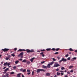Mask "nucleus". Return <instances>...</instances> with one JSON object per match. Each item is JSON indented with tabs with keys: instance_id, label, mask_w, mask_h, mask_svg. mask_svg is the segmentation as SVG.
<instances>
[{
	"instance_id": "f257e3e1",
	"label": "nucleus",
	"mask_w": 77,
	"mask_h": 77,
	"mask_svg": "<svg viewBox=\"0 0 77 77\" xmlns=\"http://www.w3.org/2000/svg\"><path fill=\"white\" fill-rule=\"evenodd\" d=\"M26 51L27 53H32L35 51L34 50H32L31 51H30L29 49H26V50L25 49H19L17 51Z\"/></svg>"
},
{
	"instance_id": "f03ea898",
	"label": "nucleus",
	"mask_w": 77,
	"mask_h": 77,
	"mask_svg": "<svg viewBox=\"0 0 77 77\" xmlns=\"http://www.w3.org/2000/svg\"><path fill=\"white\" fill-rule=\"evenodd\" d=\"M23 54H24V53L21 52L18 55V57H20L21 58H23Z\"/></svg>"
},
{
	"instance_id": "7ed1b4c3",
	"label": "nucleus",
	"mask_w": 77,
	"mask_h": 77,
	"mask_svg": "<svg viewBox=\"0 0 77 77\" xmlns=\"http://www.w3.org/2000/svg\"><path fill=\"white\" fill-rule=\"evenodd\" d=\"M40 71H45V70L38 69L37 70V72H39Z\"/></svg>"
},
{
	"instance_id": "20e7f679",
	"label": "nucleus",
	"mask_w": 77,
	"mask_h": 77,
	"mask_svg": "<svg viewBox=\"0 0 77 77\" xmlns=\"http://www.w3.org/2000/svg\"><path fill=\"white\" fill-rule=\"evenodd\" d=\"M60 66V65L59 64H58L57 63H56L54 66V67H57V66Z\"/></svg>"
},
{
	"instance_id": "39448f33",
	"label": "nucleus",
	"mask_w": 77,
	"mask_h": 77,
	"mask_svg": "<svg viewBox=\"0 0 77 77\" xmlns=\"http://www.w3.org/2000/svg\"><path fill=\"white\" fill-rule=\"evenodd\" d=\"M9 50V49H8L4 48V49H2V51H4V52H5L6 51H8Z\"/></svg>"
},
{
	"instance_id": "423d86ee",
	"label": "nucleus",
	"mask_w": 77,
	"mask_h": 77,
	"mask_svg": "<svg viewBox=\"0 0 77 77\" xmlns=\"http://www.w3.org/2000/svg\"><path fill=\"white\" fill-rule=\"evenodd\" d=\"M59 50V48H57V49H55V48H52L51 50H53V51H58Z\"/></svg>"
},
{
	"instance_id": "0eeeda50",
	"label": "nucleus",
	"mask_w": 77,
	"mask_h": 77,
	"mask_svg": "<svg viewBox=\"0 0 77 77\" xmlns=\"http://www.w3.org/2000/svg\"><path fill=\"white\" fill-rule=\"evenodd\" d=\"M62 59V61L63 62H66V59H65L63 58Z\"/></svg>"
},
{
	"instance_id": "6e6552de",
	"label": "nucleus",
	"mask_w": 77,
	"mask_h": 77,
	"mask_svg": "<svg viewBox=\"0 0 77 77\" xmlns=\"http://www.w3.org/2000/svg\"><path fill=\"white\" fill-rule=\"evenodd\" d=\"M35 59V57L32 58H31V59H30V61H31L32 62H33V60H34V59Z\"/></svg>"
},
{
	"instance_id": "1a4fd4ad",
	"label": "nucleus",
	"mask_w": 77,
	"mask_h": 77,
	"mask_svg": "<svg viewBox=\"0 0 77 77\" xmlns=\"http://www.w3.org/2000/svg\"><path fill=\"white\" fill-rule=\"evenodd\" d=\"M42 67L43 68H45L46 69H47V67L43 65V66H42Z\"/></svg>"
},
{
	"instance_id": "9d476101",
	"label": "nucleus",
	"mask_w": 77,
	"mask_h": 77,
	"mask_svg": "<svg viewBox=\"0 0 77 77\" xmlns=\"http://www.w3.org/2000/svg\"><path fill=\"white\" fill-rule=\"evenodd\" d=\"M50 73H48L46 74V76H50Z\"/></svg>"
},
{
	"instance_id": "9b49d317",
	"label": "nucleus",
	"mask_w": 77,
	"mask_h": 77,
	"mask_svg": "<svg viewBox=\"0 0 77 77\" xmlns=\"http://www.w3.org/2000/svg\"><path fill=\"white\" fill-rule=\"evenodd\" d=\"M21 73H19V74H17V77H21Z\"/></svg>"
},
{
	"instance_id": "f8f14e48",
	"label": "nucleus",
	"mask_w": 77,
	"mask_h": 77,
	"mask_svg": "<svg viewBox=\"0 0 77 77\" xmlns=\"http://www.w3.org/2000/svg\"><path fill=\"white\" fill-rule=\"evenodd\" d=\"M50 67H51L50 64H48L47 66V68H50Z\"/></svg>"
},
{
	"instance_id": "ddd939ff",
	"label": "nucleus",
	"mask_w": 77,
	"mask_h": 77,
	"mask_svg": "<svg viewBox=\"0 0 77 77\" xmlns=\"http://www.w3.org/2000/svg\"><path fill=\"white\" fill-rule=\"evenodd\" d=\"M8 63L6 62L4 64V66H6V65H7V64Z\"/></svg>"
},
{
	"instance_id": "4468645a",
	"label": "nucleus",
	"mask_w": 77,
	"mask_h": 77,
	"mask_svg": "<svg viewBox=\"0 0 77 77\" xmlns=\"http://www.w3.org/2000/svg\"><path fill=\"white\" fill-rule=\"evenodd\" d=\"M8 70H9V68H7L4 71H7Z\"/></svg>"
},
{
	"instance_id": "2eb2a0df",
	"label": "nucleus",
	"mask_w": 77,
	"mask_h": 77,
	"mask_svg": "<svg viewBox=\"0 0 77 77\" xmlns=\"http://www.w3.org/2000/svg\"><path fill=\"white\" fill-rule=\"evenodd\" d=\"M27 62V60H24L22 61V62Z\"/></svg>"
},
{
	"instance_id": "dca6fc26",
	"label": "nucleus",
	"mask_w": 77,
	"mask_h": 77,
	"mask_svg": "<svg viewBox=\"0 0 77 77\" xmlns=\"http://www.w3.org/2000/svg\"><path fill=\"white\" fill-rule=\"evenodd\" d=\"M18 62H19V61H16L15 62V63L16 64H17V63H18Z\"/></svg>"
},
{
	"instance_id": "f3484780",
	"label": "nucleus",
	"mask_w": 77,
	"mask_h": 77,
	"mask_svg": "<svg viewBox=\"0 0 77 77\" xmlns=\"http://www.w3.org/2000/svg\"><path fill=\"white\" fill-rule=\"evenodd\" d=\"M51 50V48H47L46 49L47 51H50Z\"/></svg>"
},
{
	"instance_id": "a211bd4d",
	"label": "nucleus",
	"mask_w": 77,
	"mask_h": 77,
	"mask_svg": "<svg viewBox=\"0 0 77 77\" xmlns=\"http://www.w3.org/2000/svg\"><path fill=\"white\" fill-rule=\"evenodd\" d=\"M53 63H54V62L53 61L52 62H51V63H49L51 65H53Z\"/></svg>"
},
{
	"instance_id": "6ab92c4d",
	"label": "nucleus",
	"mask_w": 77,
	"mask_h": 77,
	"mask_svg": "<svg viewBox=\"0 0 77 77\" xmlns=\"http://www.w3.org/2000/svg\"><path fill=\"white\" fill-rule=\"evenodd\" d=\"M72 67H73V66H70L69 67V69H71V68H72Z\"/></svg>"
},
{
	"instance_id": "aec40b11",
	"label": "nucleus",
	"mask_w": 77,
	"mask_h": 77,
	"mask_svg": "<svg viewBox=\"0 0 77 77\" xmlns=\"http://www.w3.org/2000/svg\"><path fill=\"white\" fill-rule=\"evenodd\" d=\"M13 69H16V68H17V66H14L13 67Z\"/></svg>"
},
{
	"instance_id": "412c9836",
	"label": "nucleus",
	"mask_w": 77,
	"mask_h": 77,
	"mask_svg": "<svg viewBox=\"0 0 77 77\" xmlns=\"http://www.w3.org/2000/svg\"><path fill=\"white\" fill-rule=\"evenodd\" d=\"M69 50L70 51H74L72 49V48H70Z\"/></svg>"
},
{
	"instance_id": "4be33fe9",
	"label": "nucleus",
	"mask_w": 77,
	"mask_h": 77,
	"mask_svg": "<svg viewBox=\"0 0 77 77\" xmlns=\"http://www.w3.org/2000/svg\"><path fill=\"white\" fill-rule=\"evenodd\" d=\"M11 56H13V57H15V55H14V54H11Z\"/></svg>"
},
{
	"instance_id": "5701e85b",
	"label": "nucleus",
	"mask_w": 77,
	"mask_h": 77,
	"mask_svg": "<svg viewBox=\"0 0 77 77\" xmlns=\"http://www.w3.org/2000/svg\"><path fill=\"white\" fill-rule=\"evenodd\" d=\"M57 75H60V73H59V72H57Z\"/></svg>"
},
{
	"instance_id": "b1692460",
	"label": "nucleus",
	"mask_w": 77,
	"mask_h": 77,
	"mask_svg": "<svg viewBox=\"0 0 77 77\" xmlns=\"http://www.w3.org/2000/svg\"><path fill=\"white\" fill-rule=\"evenodd\" d=\"M61 69L62 70H63V69H65V68H64L63 67H61Z\"/></svg>"
},
{
	"instance_id": "393cba45",
	"label": "nucleus",
	"mask_w": 77,
	"mask_h": 77,
	"mask_svg": "<svg viewBox=\"0 0 77 77\" xmlns=\"http://www.w3.org/2000/svg\"><path fill=\"white\" fill-rule=\"evenodd\" d=\"M41 51H45V49H43V50H40Z\"/></svg>"
},
{
	"instance_id": "a878e982",
	"label": "nucleus",
	"mask_w": 77,
	"mask_h": 77,
	"mask_svg": "<svg viewBox=\"0 0 77 77\" xmlns=\"http://www.w3.org/2000/svg\"><path fill=\"white\" fill-rule=\"evenodd\" d=\"M32 75H34V71H32Z\"/></svg>"
},
{
	"instance_id": "bb28decb",
	"label": "nucleus",
	"mask_w": 77,
	"mask_h": 77,
	"mask_svg": "<svg viewBox=\"0 0 77 77\" xmlns=\"http://www.w3.org/2000/svg\"><path fill=\"white\" fill-rule=\"evenodd\" d=\"M15 74V72H12L11 73V74Z\"/></svg>"
},
{
	"instance_id": "cd10ccee",
	"label": "nucleus",
	"mask_w": 77,
	"mask_h": 77,
	"mask_svg": "<svg viewBox=\"0 0 77 77\" xmlns=\"http://www.w3.org/2000/svg\"><path fill=\"white\" fill-rule=\"evenodd\" d=\"M70 59H71V57H68V58H67V60H70Z\"/></svg>"
},
{
	"instance_id": "c85d7f7f",
	"label": "nucleus",
	"mask_w": 77,
	"mask_h": 77,
	"mask_svg": "<svg viewBox=\"0 0 77 77\" xmlns=\"http://www.w3.org/2000/svg\"><path fill=\"white\" fill-rule=\"evenodd\" d=\"M52 59L54 61H56V59H55L54 58H53Z\"/></svg>"
},
{
	"instance_id": "c756f323",
	"label": "nucleus",
	"mask_w": 77,
	"mask_h": 77,
	"mask_svg": "<svg viewBox=\"0 0 77 77\" xmlns=\"http://www.w3.org/2000/svg\"><path fill=\"white\" fill-rule=\"evenodd\" d=\"M73 71H74V70H71L70 71V72H73Z\"/></svg>"
},
{
	"instance_id": "7c9ffc66",
	"label": "nucleus",
	"mask_w": 77,
	"mask_h": 77,
	"mask_svg": "<svg viewBox=\"0 0 77 77\" xmlns=\"http://www.w3.org/2000/svg\"><path fill=\"white\" fill-rule=\"evenodd\" d=\"M6 75H7V76H8L9 75V74L7 73H6Z\"/></svg>"
},
{
	"instance_id": "2f4dec72",
	"label": "nucleus",
	"mask_w": 77,
	"mask_h": 77,
	"mask_svg": "<svg viewBox=\"0 0 77 77\" xmlns=\"http://www.w3.org/2000/svg\"><path fill=\"white\" fill-rule=\"evenodd\" d=\"M45 63V61H43L42 62H41V63H42V64L44 63Z\"/></svg>"
},
{
	"instance_id": "473e14b6",
	"label": "nucleus",
	"mask_w": 77,
	"mask_h": 77,
	"mask_svg": "<svg viewBox=\"0 0 77 77\" xmlns=\"http://www.w3.org/2000/svg\"><path fill=\"white\" fill-rule=\"evenodd\" d=\"M59 54V52H57L55 53V54Z\"/></svg>"
},
{
	"instance_id": "72a5a7b5",
	"label": "nucleus",
	"mask_w": 77,
	"mask_h": 77,
	"mask_svg": "<svg viewBox=\"0 0 77 77\" xmlns=\"http://www.w3.org/2000/svg\"><path fill=\"white\" fill-rule=\"evenodd\" d=\"M56 71H59V69L58 68L56 69Z\"/></svg>"
},
{
	"instance_id": "f704fd0d",
	"label": "nucleus",
	"mask_w": 77,
	"mask_h": 77,
	"mask_svg": "<svg viewBox=\"0 0 77 77\" xmlns=\"http://www.w3.org/2000/svg\"><path fill=\"white\" fill-rule=\"evenodd\" d=\"M20 71H21L23 72V68H22V69H20Z\"/></svg>"
},
{
	"instance_id": "c9c22d12",
	"label": "nucleus",
	"mask_w": 77,
	"mask_h": 77,
	"mask_svg": "<svg viewBox=\"0 0 77 77\" xmlns=\"http://www.w3.org/2000/svg\"><path fill=\"white\" fill-rule=\"evenodd\" d=\"M27 72H30V70L29 69H27Z\"/></svg>"
},
{
	"instance_id": "e433bc0d",
	"label": "nucleus",
	"mask_w": 77,
	"mask_h": 77,
	"mask_svg": "<svg viewBox=\"0 0 77 77\" xmlns=\"http://www.w3.org/2000/svg\"><path fill=\"white\" fill-rule=\"evenodd\" d=\"M68 57V54H67L66 56H65V57Z\"/></svg>"
},
{
	"instance_id": "4c0bfd02",
	"label": "nucleus",
	"mask_w": 77,
	"mask_h": 77,
	"mask_svg": "<svg viewBox=\"0 0 77 77\" xmlns=\"http://www.w3.org/2000/svg\"><path fill=\"white\" fill-rule=\"evenodd\" d=\"M26 71V69H24V70H23V72H25Z\"/></svg>"
},
{
	"instance_id": "58836bf2",
	"label": "nucleus",
	"mask_w": 77,
	"mask_h": 77,
	"mask_svg": "<svg viewBox=\"0 0 77 77\" xmlns=\"http://www.w3.org/2000/svg\"><path fill=\"white\" fill-rule=\"evenodd\" d=\"M30 62L29 61H28L27 62V63H28V64H29L30 63Z\"/></svg>"
},
{
	"instance_id": "ea45409f",
	"label": "nucleus",
	"mask_w": 77,
	"mask_h": 77,
	"mask_svg": "<svg viewBox=\"0 0 77 77\" xmlns=\"http://www.w3.org/2000/svg\"><path fill=\"white\" fill-rule=\"evenodd\" d=\"M2 77H6V75H2Z\"/></svg>"
},
{
	"instance_id": "a19ab883",
	"label": "nucleus",
	"mask_w": 77,
	"mask_h": 77,
	"mask_svg": "<svg viewBox=\"0 0 77 77\" xmlns=\"http://www.w3.org/2000/svg\"><path fill=\"white\" fill-rule=\"evenodd\" d=\"M6 60H8L9 59V58L8 57H6L5 58Z\"/></svg>"
},
{
	"instance_id": "79ce46f5",
	"label": "nucleus",
	"mask_w": 77,
	"mask_h": 77,
	"mask_svg": "<svg viewBox=\"0 0 77 77\" xmlns=\"http://www.w3.org/2000/svg\"><path fill=\"white\" fill-rule=\"evenodd\" d=\"M57 58L58 59V60H59L60 59V57H57Z\"/></svg>"
},
{
	"instance_id": "37998d69",
	"label": "nucleus",
	"mask_w": 77,
	"mask_h": 77,
	"mask_svg": "<svg viewBox=\"0 0 77 77\" xmlns=\"http://www.w3.org/2000/svg\"><path fill=\"white\" fill-rule=\"evenodd\" d=\"M7 65H8V66H9V65H10V63H7Z\"/></svg>"
},
{
	"instance_id": "c03bdc74",
	"label": "nucleus",
	"mask_w": 77,
	"mask_h": 77,
	"mask_svg": "<svg viewBox=\"0 0 77 77\" xmlns=\"http://www.w3.org/2000/svg\"><path fill=\"white\" fill-rule=\"evenodd\" d=\"M43 54H44V53L42 52L40 54H41V55H42H42Z\"/></svg>"
},
{
	"instance_id": "a18cd8bd",
	"label": "nucleus",
	"mask_w": 77,
	"mask_h": 77,
	"mask_svg": "<svg viewBox=\"0 0 77 77\" xmlns=\"http://www.w3.org/2000/svg\"><path fill=\"white\" fill-rule=\"evenodd\" d=\"M73 59H74L75 60V59H76V58L75 57L73 58Z\"/></svg>"
},
{
	"instance_id": "49530a36",
	"label": "nucleus",
	"mask_w": 77,
	"mask_h": 77,
	"mask_svg": "<svg viewBox=\"0 0 77 77\" xmlns=\"http://www.w3.org/2000/svg\"><path fill=\"white\" fill-rule=\"evenodd\" d=\"M60 72H63V71H60Z\"/></svg>"
},
{
	"instance_id": "de8ad7c7",
	"label": "nucleus",
	"mask_w": 77,
	"mask_h": 77,
	"mask_svg": "<svg viewBox=\"0 0 77 77\" xmlns=\"http://www.w3.org/2000/svg\"><path fill=\"white\" fill-rule=\"evenodd\" d=\"M75 53H77V50H75Z\"/></svg>"
},
{
	"instance_id": "09e8293b",
	"label": "nucleus",
	"mask_w": 77,
	"mask_h": 77,
	"mask_svg": "<svg viewBox=\"0 0 77 77\" xmlns=\"http://www.w3.org/2000/svg\"><path fill=\"white\" fill-rule=\"evenodd\" d=\"M67 73H68L69 74H70V72H68Z\"/></svg>"
},
{
	"instance_id": "8fccbe9b",
	"label": "nucleus",
	"mask_w": 77,
	"mask_h": 77,
	"mask_svg": "<svg viewBox=\"0 0 77 77\" xmlns=\"http://www.w3.org/2000/svg\"><path fill=\"white\" fill-rule=\"evenodd\" d=\"M62 60H60V61H59V62L60 63H61V62H62Z\"/></svg>"
},
{
	"instance_id": "3c124183",
	"label": "nucleus",
	"mask_w": 77,
	"mask_h": 77,
	"mask_svg": "<svg viewBox=\"0 0 77 77\" xmlns=\"http://www.w3.org/2000/svg\"><path fill=\"white\" fill-rule=\"evenodd\" d=\"M8 57H9V58H10V57H11V55H8Z\"/></svg>"
},
{
	"instance_id": "603ef678",
	"label": "nucleus",
	"mask_w": 77,
	"mask_h": 77,
	"mask_svg": "<svg viewBox=\"0 0 77 77\" xmlns=\"http://www.w3.org/2000/svg\"><path fill=\"white\" fill-rule=\"evenodd\" d=\"M61 74L62 75H63V73H61Z\"/></svg>"
},
{
	"instance_id": "864d4df0",
	"label": "nucleus",
	"mask_w": 77,
	"mask_h": 77,
	"mask_svg": "<svg viewBox=\"0 0 77 77\" xmlns=\"http://www.w3.org/2000/svg\"><path fill=\"white\" fill-rule=\"evenodd\" d=\"M30 74V72H29L28 73H27V74H28V75H29V74Z\"/></svg>"
},
{
	"instance_id": "5fc2aeb1",
	"label": "nucleus",
	"mask_w": 77,
	"mask_h": 77,
	"mask_svg": "<svg viewBox=\"0 0 77 77\" xmlns=\"http://www.w3.org/2000/svg\"><path fill=\"white\" fill-rule=\"evenodd\" d=\"M42 56H43V57H44V56H45V55H44V54L42 55Z\"/></svg>"
},
{
	"instance_id": "6e6d98bb",
	"label": "nucleus",
	"mask_w": 77,
	"mask_h": 77,
	"mask_svg": "<svg viewBox=\"0 0 77 77\" xmlns=\"http://www.w3.org/2000/svg\"><path fill=\"white\" fill-rule=\"evenodd\" d=\"M19 60H20L21 61V60H23V59L20 58V59H19Z\"/></svg>"
},
{
	"instance_id": "4d7b16f0",
	"label": "nucleus",
	"mask_w": 77,
	"mask_h": 77,
	"mask_svg": "<svg viewBox=\"0 0 77 77\" xmlns=\"http://www.w3.org/2000/svg\"><path fill=\"white\" fill-rule=\"evenodd\" d=\"M6 67H4L3 69H5V68H6Z\"/></svg>"
},
{
	"instance_id": "13d9d810",
	"label": "nucleus",
	"mask_w": 77,
	"mask_h": 77,
	"mask_svg": "<svg viewBox=\"0 0 77 77\" xmlns=\"http://www.w3.org/2000/svg\"><path fill=\"white\" fill-rule=\"evenodd\" d=\"M68 77V75H67L64 76V77Z\"/></svg>"
},
{
	"instance_id": "bf43d9fd",
	"label": "nucleus",
	"mask_w": 77,
	"mask_h": 77,
	"mask_svg": "<svg viewBox=\"0 0 77 77\" xmlns=\"http://www.w3.org/2000/svg\"><path fill=\"white\" fill-rule=\"evenodd\" d=\"M14 50H15V51H16V50H17V48L14 49Z\"/></svg>"
},
{
	"instance_id": "052dcab7",
	"label": "nucleus",
	"mask_w": 77,
	"mask_h": 77,
	"mask_svg": "<svg viewBox=\"0 0 77 77\" xmlns=\"http://www.w3.org/2000/svg\"><path fill=\"white\" fill-rule=\"evenodd\" d=\"M22 77H24V75H22Z\"/></svg>"
},
{
	"instance_id": "680f3d73",
	"label": "nucleus",
	"mask_w": 77,
	"mask_h": 77,
	"mask_svg": "<svg viewBox=\"0 0 77 77\" xmlns=\"http://www.w3.org/2000/svg\"><path fill=\"white\" fill-rule=\"evenodd\" d=\"M6 71H5L4 72H3L4 74H5V73H6Z\"/></svg>"
},
{
	"instance_id": "e2e57ef3",
	"label": "nucleus",
	"mask_w": 77,
	"mask_h": 77,
	"mask_svg": "<svg viewBox=\"0 0 77 77\" xmlns=\"http://www.w3.org/2000/svg\"><path fill=\"white\" fill-rule=\"evenodd\" d=\"M71 61H74V60L73 59H72L71 60Z\"/></svg>"
},
{
	"instance_id": "0e129e2a",
	"label": "nucleus",
	"mask_w": 77,
	"mask_h": 77,
	"mask_svg": "<svg viewBox=\"0 0 77 77\" xmlns=\"http://www.w3.org/2000/svg\"><path fill=\"white\" fill-rule=\"evenodd\" d=\"M37 52H40V51H37Z\"/></svg>"
},
{
	"instance_id": "69168bd1",
	"label": "nucleus",
	"mask_w": 77,
	"mask_h": 77,
	"mask_svg": "<svg viewBox=\"0 0 77 77\" xmlns=\"http://www.w3.org/2000/svg\"><path fill=\"white\" fill-rule=\"evenodd\" d=\"M3 62H1V64H3Z\"/></svg>"
},
{
	"instance_id": "338daca9",
	"label": "nucleus",
	"mask_w": 77,
	"mask_h": 77,
	"mask_svg": "<svg viewBox=\"0 0 77 77\" xmlns=\"http://www.w3.org/2000/svg\"><path fill=\"white\" fill-rule=\"evenodd\" d=\"M54 77H57V75H55L54 76Z\"/></svg>"
},
{
	"instance_id": "774afa93",
	"label": "nucleus",
	"mask_w": 77,
	"mask_h": 77,
	"mask_svg": "<svg viewBox=\"0 0 77 77\" xmlns=\"http://www.w3.org/2000/svg\"><path fill=\"white\" fill-rule=\"evenodd\" d=\"M69 54H71V52H69Z\"/></svg>"
}]
</instances>
